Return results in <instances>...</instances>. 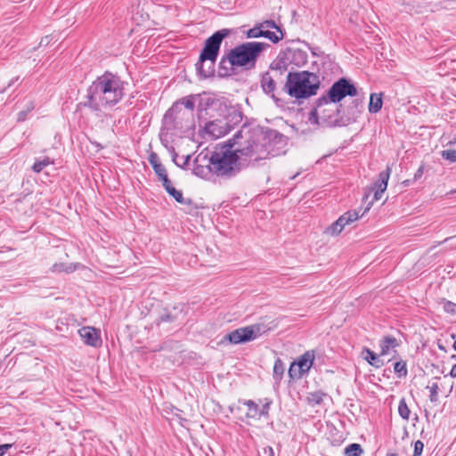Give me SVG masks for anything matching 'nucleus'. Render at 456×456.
I'll return each mask as SVG.
<instances>
[{"instance_id":"obj_49","label":"nucleus","mask_w":456,"mask_h":456,"mask_svg":"<svg viewBox=\"0 0 456 456\" xmlns=\"http://www.w3.org/2000/svg\"><path fill=\"white\" fill-rule=\"evenodd\" d=\"M45 41H46L45 45H47V44H48V37L43 38V39L41 40L40 45L45 44Z\"/></svg>"},{"instance_id":"obj_35","label":"nucleus","mask_w":456,"mask_h":456,"mask_svg":"<svg viewBox=\"0 0 456 456\" xmlns=\"http://www.w3.org/2000/svg\"><path fill=\"white\" fill-rule=\"evenodd\" d=\"M443 309L446 313L455 314H456V304L452 301L444 300L443 302Z\"/></svg>"},{"instance_id":"obj_38","label":"nucleus","mask_w":456,"mask_h":456,"mask_svg":"<svg viewBox=\"0 0 456 456\" xmlns=\"http://www.w3.org/2000/svg\"><path fill=\"white\" fill-rule=\"evenodd\" d=\"M394 370H405L406 363L402 361H396L393 363Z\"/></svg>"},{"instance_id":"obj_54","label":"nucleus","mask_w":456,"mask_h":456,"mask_svg":"<svg viewBox=\"0 0 456 456\" xmlns=\"http://www.w3.org/2000/svg\"><path fill=\"white\" fill-rule=\"evenodd\" d=\"M199 167H196L195 173L198 174Z\"/></svg>"},{"instance_id":"obj_2","label":"nucleus","mask_w":456,"mask_h":456,"mask_svg":"<svg viewBox=\"0 0 456 456\" xmlns=\"http://www.w3.org/2000/svg\"><path fill=\"white\" fill-rule=\"evenodd\" d=\"M124 96V85L120 78L110 72L98 77L87 89L86 107L94 111L111 108Z\"/></svg>"},{"instance_id":"obj_31","label":"nucleus","mask_w":456,"mask_h":456,"mask_svg":"<svg viewBox=\"0 0 456 456\" xmlns=\"http://www.w3.org/2000/svg\"><path fill=\"white\" fill-rule=\"evenodd\" d=\"M260 25L262 26V28L264 30H270V29H275L276 31H273V33H278V34H283V31L281 30V28L276 25V23L272 20H265L263 22L260 23Z\"/></svg>"},{"instance_id":"obj_27","label":"nucleus","mask_w":456,"mask_h":456,"mask_svg":"<svg viewBox=\"0 0 456 456\" xmlns=\"http://www.w3.org/2000/svg\"><path fill=\"white\" fill-rule=\"evenodd\" d=\"M180 105H183L188 110L192 112L195 107L194 96L190 95L181 99L179 102H176V104L172 108V110L177 109Z\"/></svg>"},{"instance_id":"obj_44","label":"nucleus","mask_w":456,"mask_h":456,"mask_svg":"<svg viewBox=\"0 0 456 456\" xmlns=\"http://www.w3.org/2000/svg\"><path fill=\"white\" fill-rule=\"evenodd\" d=\"M290 379H301L304 372H288Z\"/></svg>"},{"instance_id":"obj_29","label":"nucleus","mask_w":456,"mask_h":456,"mask_svg":"<svg viewBox=\"0 0 456 456\" xmlns=\"http://www.w3.org/2000/svg\"><path fill=\"white\" fill-rule=\"evenodd\" d=\"M53 162L50 160L48 157L41 159V160H36L32 167V170L35 173H40L45 167L53 164Z\"/></svg>"},{"instance_id":"obj_25","label":"nucleus","mask_w":456,"mask_h":456,"mask_svg":"<svg viewBox=\"0 0 456 456\" xmlns=\"http://www.w3.org/2000/svg\"><path fill=\"white\" fill-rule=\"evenodd\" d=\"M167 192L172 196L178 203L183 205H191V200L183 198V192L176 190L173 185L167 188Z\"/></svg>"},{"instance_id":"obj_18","label":"nucleus","mask_w":456,"mask_h":456,"mask_svg":"<svg viewBox=\"0 0 456 456\" xmlns=\"http://www.w3.org/2000/svg\"><path fill=\"white\" fill-rule=\"evenodd\" d=\"M163 417L168 420L176 419L181 425L184 419L182 417V411L171 404H165L161 411Z\"/></svg>"},{"instance_id":"obj_39","label":"nucleus","mask_w":456,"mask_h":456,"mask_svg":"<svg viewBox=\"0 0 456 456\" xmlns=\"http://www.w3.org/2000/svg\"><path fill=\"white\" fill-rule=\"evenodd\" d=\"M285 365L281 359H277L273 365V370H284Z\"/></svg>"},{"instance_id":"obj_5","label":"nucleus","mask_w":456,"mask_h":456,"mask_svg":"<svg viewBox=\"0 0 456 456\" xmlns=\"http://www.w3.org/2000/svg\"><path fill=\"white\" fill-rule=\"evenodd\" d=\"M269 47V44L264 42H246L230 50L226 60L232 66L252 69L261 53Z\"/></svg>"},{"instance_id":"obj_55","label":"nucleus","mask_w":456,"mask_h":456,"mask_svg":"<svg viewBox=\"0 0 456 456\" xmlns=\"http://www.w3.org/2000/svg\"><path fill=\"white\" fill-rule=\"evenodd\" d=\"M404 183H405V184H408V183H409V181H408V180H405Z\"/></svg>"},{"instance_id":"obj_17","label":"nucleus","mask_w":456,"mask_h":456,"mask_svg":"<svg viewBox=\"0 0 456 456\" xmlns=\"http://www.w3.org/2000/svg\"><path fill=\"white\" fill-rule=\"evenodd\" d=\"M287 57L285 51L281 52L271 63L270 69L272 70L278 71L280 74H283L290 66L289 61L287 60Z\"/></svg>"},{"instance_id":"obj_7","label":"nucleus","mask_w":456,"mask_h":456,"mask_svg":"<svg viewBox=\"0 0 456 456\" xmlns=\"http://www.w3.org/2000/svg\"><path fill=\"white\" fill-rule=\"evenodd\" d=\"M218 110L222 112V118L208 122L204 127L205 133L211 139L224 136L241 120L240 113L232 107L220 104Z\"/></svg>"},{"instance_id":"obj_4","label":"nucleus","mask_w":456,"mask_h":456,"mask_svg":"<svg viewBox=\"0 0 456 456\" xmlns=\"http://www.w3.org/2000/svg\"><path fill=\"white\" fill-rule=\"evenodd\" d=\"M320 87L319 77L308 71L289 72L285 89L296 99H305L315 95Z\"/></svg>"},{"instance_id":"obj_15","label":"nucleus","mask_w":456,"mask_h":456,"mask_svg":"<svg viewBox=\"0 0 456 456\" xmlns=\"http://www.w3.org/2000/svg\"><path fill=\"white\" fill-rule=\"evenodd\" d=\"M314 351H306L304 354L290 363L288 370H293L296 366L299 369V370H310L314 364Z\"/></svg>"},{"instance_id":"obj_32","label":"nucleus","mask_w":456,"mask_h":456,"mask_svg":"<svg viewBox=\"0 0 456 456\" xmlns=\"http://www.w3.org/2000/svg\"><path fill=\"white\" fill-rule=\"evenodd\" d=\"M34 108V102L32 101L28 102L26 105V109L18 113V121H24L27 118V115L31 112Z\"/></svg>"},{"instance_id":"obj_53","label":"nucleus","mask_w":456,"mask_h":456,"mask_svg":"<svg viewBox=\"0 0 456 456\" xmlns=\"http://www.w3.org/2000/svg\"><path fill=\"white\" fill-rule=\"evenodd\" d=\"M453 348H454V350L456 351V340H455V341H454V343H453Z\"/></svg>"},{"instance_id":"obj_34","label":"nucleus","mask_w":456,"mask_h":456,"mask_svg":"<svg viewBox=\"0 0 456 456\" xmlns=\"http://www.w3.org/2000/svg\"><path fill=\"white\" fill-rule=\"evenodd\" d=\"M74 270H75V268L72 267L71 265L65 266L64 264H55L53 265V271L57 272V273H61V272L71 273Z\"/></svg>"},{"instance_id":"obj_10","label":"nucleus","mask_w":456,"mask_h":456,"mask_svg":"<svg viewBox=\"0 0 456 456\" xmlns=\"http://www.w3.org/2000/svg\"><path fill=\"white\" fill-rule=\"evenodd\" d=\"M260 333V328L258 326H248L243 328H239L229 334H227L226 338L232 344H240L245 343L251 340H254L257 338Z\"/></svg>"},{"instance_id":"obj_56","label":"nucleus","mask_w":456,"mask_h":456,"mask_svg":"<svg viewBox=\"0 0 456 456\" xmlns=\"http://www.w3.org/2000/svg\"><path fill=\"white\" fill-rule=\"evenodd\" d=\"M391 456H396L395 454H392Z\"/></svg>"},{"instance_id":"obj_26","label":"nucleus","mask_w":456,"mask_h":456,"mask_svg":"<svg viewBox=\"0 0 456 456\" xmlns=\"http://www.w3.org/2000/svg\"><path fill=\"white\" fill-rule=\"evenodd\" d=\"M244 404L248 407V411L246 413L248 418L255 419L262 415L263 412H260L257 404H256L252 400L245 401Z\"/></svg>"},{"instance_id":"obj_20","label":"nucleus","mask_w":456,"mask_h":456,"mask_svg":"<svg viewBox=\"0 0 456 456\" xmlns=\"http://www.w3.org/2000/svg\"><path fill=\"white\" fill-rule=\"evenodd\" d=\"M362 356L366 360L371 366L375 368H380L384 364V361L379 354H376L373 351L365 348L362 352Z\"/></svg>"},{"instance_id":"obj_33","label":"nucleus","mask_w":456,"mask_h":456,"mask_svg":"<svg viewBox=\"0 0 456 456\" xmlns=\"http://www.w3.org/2000/svg\"><path fill=\"white\" fill-rule=\"evenodd\" d=\"M441 156L444 159L451 163L456 162V150H444L441 151Z\"/></svg>"},{"instance_id":"obj_52","label":"nucleus","mask_w":456,"mask_h":456,"mask_svg":"<svg viewBox=\"0 0 456 456\" xmlns=\"http://www.w3.org/2000/svg\"><path fill=\"white\" fill-rule=\"evenodd\" d=\"M451 370H456V364H454Z\"/></svg>"},{"instance_id":"obj_23","label":"nucleus","mask_w":456,"mask_h":456,"mask_svg":"<svg viewBox=\"0 0 456 456\" xmlns=\"http://www.w3.org/2000/svg\"><path fill=\"white\" fill-rule=\"evenodd\" d=\"M382 108V94H371L370 97L369 111L370 113H377Z\"/></svg>"},{"instance_id":"obj_41","label":"nucleus","mask_w":456,"mask_h":456,"mask_svg":"<svg viewBox=\"0 0 456 456\" xmlns=\"http://www.w3.org/2000/svg\"><path fill=\"white\" fill-rule=\"evenodd\" d=\"M160 181L162 182V185L163 187L165 188V190H167V188H169L170 186H172V183L171 181L168 179V176L167 175L161 178Z\"/></svg>"},{"instance_id":"obj_12","label":"nucleus","mask_w":456,"mask_h":456,"mask_svg":"<svg viewBox=\"0 0 456 456\" xmlns=\"http://www.w3.org/2000/svg\"><path fill=\"white\" fill-rule=\"evenodd\" d=\"M399 343L397 339L392 336L383 338L379 342L380 352L379 354L384 362H389L396 356V348Z\"/></svg>"},{"instance_id":"obj_30","label":"nucleus","mask_w":456,"mask_h":456,"mask_svg":"<svg viewBox=\"0 0 456 456\" xmlns=\"http://www.w3.org/2000/svg\"><path fill=\"white\" fill-rule=\"evenodd\" d=\"M398 412H399V415L403 419H409L411 411H410L404 398L401 399V401L399 402Z\"/></svg>"},{"instance_id":"obj_9","label":"nucleus","mask_w":456,"mask_h":456,"mask_svg":"<svg viewBox=\"0 0 456 456\" xmlns=\"http://www.w3.org/2000/svg\"><path fill=\"white\" fill-rule=\"evenodd\" d=\"M456 377V372H450L449 375H444V378H436L435 381H433L430 385L427 387L429 389V400L433 403H437L438 402V393L443 392L444 390H448L451 392L452 389V379Z\"/></svg>"},{"instance_id":"obj_43","label":"nucleus","mask_w":456,"mask_h":456,"mask_svg":"<svg viewBox=\"0 0 456 456\" xmlns=\"http://www.w3.org/2000/svg\"><path fill=\"white\" fill-rule=\"evenodd\" d=\"M375 191H374V200H379L382 197V194L385 191H382V190H379V189H374Z\"/></svg>"},{"instance_id":"obj_21","label":"nucleus","mask_w":456,"mask_h":456,"mask_svg":"<svg viewBox=\"0 0 456 456\" xmlns=\"http://www.w3.org/2000/svg\"><path fill=\"white\" fill-rule=\"evenodd\" d=\"M149 162L151 165L155 174L158 175L159 180L167 175L165 167L159 162V159L156 153H151L150 155Z\"/></svg>"},{"instance_id":"obj_48","label":"nucleus","mask_w":456,"mask_h":456,"mask_svg":"<svg viewBox=\"0 0 456 456\" xmlns=\"http://www.w3.org/2000/svg\"><path fill=\"white\" fill-rule=\"evenodd\" d=\"M268 408H269V403H266L265 405H264V409L263 411H260V412H263V414H266L267 413V411H268Z\"/></svg>"},{"instance_id":"obj_40","label":"nucleus","mask_w":456,"mask_h":456,"mask_svg":"<svg viewBox=\"0 0 456 456\" xmlns=\"http://www.w3.org/2000/svg\"><path fill=\"white\" fill-rule=\"evenodd\" d=\"M11 444H4L0 445V456H4L7 451L12 447Z\"/></svg>"},{"instance_id":"obj_50","label":"nucleus","mask_w":456,"mask_h":456,"mask_svg":"<svg viewBox=\"0 0 456 456\" xmlns=\"http://www.w3.org/2000/svg\"><path fill=\"white\" fill-rule=\"evenodd\" d=\"M406 373H407L406 371H403V373H402V372H399L398 377H399V378H401V377H403V376H405V375H406Z\"/></svg>"},{"instance_id":"obj_22","label":"nucleus","mask_w":456,"mask_h":456,"mask_svg":"<svg viewBox=\"0 0 456 456\" xmlns=\"http://www.w3.org/2000/svg\"><path fill=\"white\" fill-rule=\"evenodd\" d=\"M327 396V394L322 391H315L308 393L305 400L310 406L315 407L321 405L323 403L324 398Z\"/></svg>"},{"instance_id":"obj_37","label":"nucleus","mask_w":456,"mask_h":456,"mask_svg":"<svg viewBox=\"0 0 456 456\" xmlns=\"http://www.w3.org/2000/svg\"><path fill=\"white\" fill-rule=\"evenodd\" d=\"M309 122L312 124H317L318 123V114L316 110H313L309 114Z\"/></svg>"},{"instance_id":"obj_47","label":"nucleus","mask_w":456,"mask_h":456,"mask_svg":"<svg viewBox=\"0 0 456 456\" xmlns=\"http://www.w3.org/2000/svg\"><path fill=\"white\" fill-rule=\"evenodd\" d=\"M282 373H283V372H278V371H275V372L273 373V379H274L276 381L281 380V378H282Z\"/></svg>"},{"instance_id":"obj_45","label":"nucleus","mask_w":456,"mask_h":456,"mask_svg":"<svg viewBox=\"0 0 456 456\" xmlns=\"http://www.w3.org/2000/svg\"><path fill=\"white\" fill-rule=\"evenodd\" d=\"M263 452L266 456H274L273 449L270 446L264 448Z\"/></svg>"},{"instance_id":"obj_28","label":"nucleus","mask_w":456,"mask_h":456,"mask_svg":"<svg viewBox=\"0 0 456 456\" xmlns=\"http://www.w3.org/2000/svg\"><path fill=\"white\" fill-rule=\"evenodd\" d=\"M363 451L359 444H351L345 448L346 456H361Z\"/></svg>"},{"instance_id":"obj_46","label":"nucleus","mask_w":456,"mask_h":456,"mask_svg":"<svg viewBox=\"0 0 456 456\" xmlns=\"http://www.w3.org/2000/svg\"><path fill=\"white\" fill-rule=\"evenodd\" d=\"M170 321H173L170 314H163L160 317V322H170Z\"/></svg>"},{"instance_id":"obj_8","label":"nucleus","mask_w":456,"mask_h":456,"mask_svg":"<svg viewBox=\"0 0 456 456\" xmlns=\"http://www.w3.org/2000/svg\"><path fill=\"white\" fill-rule=\"evenodd\" d=\"M357 95V89L354 84L350 83L345 77L339 78L335 82L328 91V97H322L319 100L320 105L329 102L336 103L343 100L346 96Z\"/></svg>"},{"instance_id":"obj_19","label":"nucleus","mask_w":456,"mask_h":456,"mask_svg":"<svg viewBox=\"0 0 456 456\" xmlns=\"http://www.w3.org/2000/svg\"><path fill=\"white\" fill-rule=\"evenodd\" d=\"M261 87L266 94H271L273 100H276L274 91L276 88L275 82L269 72H265L261 77Z\"/></svg>"},{"instance_id":"obj_13","label":"nucleus","mask_w":456,"mask_h":456,"mask_svg":"<svg viewBox=\"0 0 456 456\" xmlns=\"http://www.w3.org/2000/svg\"><path fill=\"white\" fill-rule=\"evenodd\" d=\"M78 334L82 341L87 346L98 348L102 345L101 330L96 328L84 326L78 330Z\"/></svg>"},{"instance_id":"obj_3","label":"nucleus","mask_w":456,"mask_h":456,"mask_svg":"<svg viewBox=\"0 0 456 456\" xmlns=\"http://www.w3.org/2000/svg\"><path fill=\"white\" fill-rule=\"evenodd\" d=\"M230 142L219 151L212 153L209 162V171L219 177L232 178L244 169L236 150H232Z\"/></svg>"},{"instance_id":"obj_36","label":"nucleus","mask_w":456,"mask_h":456,"mask_svg":"<svg viewBox=\"0 0 456 456\" xmlns=\"http://www.w3.org/2000/svg\"><path fill=\"white\" fill-rule=\"evenodd\" d=\"M424 448V444L418 440L414 444V453L413 456H420Z\"/></svg>"},{"instance_id":"obj_42","label":"nucleus","mask_w":456,"mask_h":456,"mask_svg":"<svg viewBox=\"0 0 456 456\" xmlns=\"http://www.w3.org/2000/svg\"><path fill=\"white\" fill-rule=\"evenodd\" d=\"M423 173H424V166H420L418 170L416 171V173L414 174V180H419L422 175H423Z\"/></svg>"},{"instance_id":"obj_51","label":"nucleus","mask_w":456,"mask_h":456,"mask_svg":"<svg viewBox=\"0 0 456 456\" xmlns=\"http://www.w3.org/2000/svg\"><path fill=\"white\" fill-rule=\"evenodd\" d=\"M371 377H373V378H374V375L372 374V375H370V376H369V379H370V382H372V381H373V379H371Z\"/></svg>"},{"instance_id":"obj_6","label":"nucleus","mask_w":456,"mask_h":456,"mask_svg":"<svg viewBox=\"0 0 456 456\" xmlns=\"http://www.w3.org/2000/svg\"><path fill=\"white\" fill-rule=\"evenodd\" d=\"M229 34L228 29H221L206 40L200 53L199 62L196 64L198 73L203 77H208L214 73V64L218 56L221 43Z\"/></svg>"},{"instance_id":"obj_1","label":"nucleus","mask_w":456,"mask_h":456,"mask_svg":"<svg viewBox=\"0 0 456 456\" xmlns=\"http://www.w3.org/2000/svg\"><path fill=\"white\" fill-rule=\"evenodd\" d=\"M281 135L274 130H240L228 140L230 147L238 145L236 150L244 168L257 165L260 161L279 154L274 148L277 140Z\"/></svg>"},{"instance_id":"obj_16","label":"nucleus","mask_w":456,"mask_h":456,"mask_svg":"<svg viewBox=\"0 0 456 456\" xmlns=\"http://www.w3.org/2000/svg\"><path fill=\"white\" fill-rule=\"evenodd\" d=\"M287 60L289 61L290 66L302 67L307 62V53L305 51L298 48H288L285 50Z\"/></svg>"},{"instance_id":"obj_11","label":"nucleus","mask_w":456,"mask_h":456,"mask_svg":"<svg viewBox=\"0 0 456 456\" xmlns=\"http://www.w3.org/2000/svg\"><path fill=\"white\" fill-rule=\"evenodd\" d=\"M360 217L358 212L355 210H350L343 214L336 222L330 225L325 232L331 236L338 235L343 229L346 226L358 220Z\"/></svg>"},{"instance_id":"obj_24","label":"nucleus","mask_w":456,"mask_h":456,"mask_svg":"<svg viewBox=\"0 0 456 456\" xmlns=\"http://www.w3.org/2000/svg\"><path fill=\"white\" fill-rule=\"evenodd\" d=\"M391 168L387 167L386 171H383L379 175V180L374 184V189H379L386 191L387 187V182L390 176Z\"/></svg>"},{"instance_id":"obj_14","label":"nucleus","mask_w":456,"mask_h":456,"mask_svg":"<svg viewBox=\"0 0 456 456\" xmlns=\"http://www.w3.org/2000/svg\"><path fill=\"white\" fill-rule=\"evenodd\" d=\"M246 37L248 38H258V37H265L269 39L271 42L276 44L283 39V34L273 33L271 30H264L262 26L259 24L256 25L252 28L248 29L246 32Z\"/></svg>"}]
</instances>
